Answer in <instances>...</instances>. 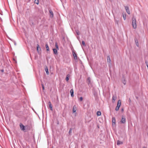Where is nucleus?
<instances>
[{
  "label": "nucleus",
  "instance_id": "1",
  "mask_svg": "<svg viewBox=\"0 0 148 148\" xmlns=\"http://www.w3.org/2000/svg\"><path fill=\"white\" fill-rule=\"evenodd\" d=\"M132 26L133 28L134 29H136V19L135 17H132Z\"/></svg>",
  "mask_w": 148,
  "mask_h": 148
},
{
  "label": "nucleus",
  "instance_id": "2",
  "mask_svg": "<svg viewBox=\"0 0 148 148\" xmlns=\"http://www.w3.org/2000/svg\"><path fill=\"white\" fill-rule=\"evenodd\" d=\"M126 119L124 116H122V119L120 121V122L122 124H125L126 123Z\"/></svg>",
  "mask_w": 148,
  "mask_h": 148
},
{
  "label": "nucleus",
  "instance_id": "3",
  "mask_svg": "<svg viewBox=\"0 0 148 148\" xmlns=\"http://www.w3.org/2000/svg\"><path fill=\"white\" fill-rule=\"evenodd\" d=\"M37 50L38 54H40L41 53V49L38 44L37 45Z\"/></svg>",
  "mask_w": 148,
  "mask_h": 148
},
{
  "label": "nucleus",
  "instance_id": "4",
  "mask_svg": "<svg viewBox=\"0 0 148 148\" xmlns=\"http://www.w3.org/2000/svg\"><path fill=\"white\" fill-rule=\"evenodd\" d=\"M20 126L21 130L24 131L25 130V126L21 123H20Z\"/></svg>",
  "mask_w": 148,
  "mask_h": 148
},
{
  "label": "nucleus",
  "instance_id": "5",
  "mask_svg": "<svg viewBox=\"0 0 148 148\" xmlns=\"http://www.w3.org/2000/svg\"><path fill=\"white\" fill-rule=\"evenodd\" d=\"M72 53L73 56L74 57V59L75 60L77 59V54L75 53V52L73 50L72 51Z\"/></svg>",
  "mask_w": 148,
  "mask_h": 148
},
{
  "label": "nucleus",
  "instance_id": "6",
  "mask_svg": "<svg viewBox=\"0 0 148 148\" xmlns=\"http://www.w3.org/2000/svg\"><path fill=\"white\" fill-rule=\"evenodd\" d=\"M125 10L127 12V13L129 14H130V10H129V8L127 6H125Z\"/></svg>",
  "mask_w": 148,
  "mask_h": 148
},
{
  "label": "nucleus",
  "instance_id": "7",
  "mask_svg": "<svg viewBox=\"0 0 148 148\" xmlns=\"http://www.w3.org/2000/svg\"><path fill=\"white\" fill-rule=\"evenodd\" d=\"M112 125H115L116 124V119L114 117H113L112 118Z\"/></svg>",
  "mask_w": 148,
  "mask_h": 148
},
{
  "label": "nucleus",
  "instance_id": "8",
  "mask_svg": "<svg viewBox=\"0 0 148 148\" xmlns=\"http://www.w3.org/2000/svg\"><path fill=\"white\" fill-rule=\"evenodd\" d=\"M121 105V101L120 100H119L117 102V106H116L120 107Z\"/></svg>",
  "mask_w": 148,
  "mask_h": 148
},
{
  "label": "nucleus",
  "instance_id": "9",
  "mask_svg": "<svg viewBox=\"0 0 148 148\" xmlns=\"http://www.w3.org/2000/svg\"><path fill=\"white\" fill-rule=\"evenodd\" d=\"M49 13L50 14V16L51 18H52L53 16V13L51 10H49Z\"/></svg>",
  "mask_w": 148,
  "mask_h": 148
},
{
  "label": "nucleus",
  "instance_id": "10",
  "mask_svg": "<svg viewBox=\"0 0 148 148\" xmlns=\"http://www.w3.org/2000/svg\"><path fill=\"white\" fill-rule=\"evenodd\" d=\"M71 95L72 97H73L74 96L73 90V89H72L70 90Z\"/></svg>",
  "mask_w": 148,
  "mask_h": 148
},
{
  "label": "nucleus",
  "instance_id": "11",
  "mask_svg": "<svg viewBox=\"0 0 148 148\" xmlns=\"http://www.w3.org/2000/svg\"><path fill=\"white\" fill-rule=\"evenodd\" d=\"M116 99V95H113L112 97V102H114Z\"/></svg>",
  "mask_w": 148,
  "mask_h": 148
},
{
  "label": "nucleus",
  "instance_id": "12",
  "mask_svg": "<svg viewBox=\"0 0 148 148\" xmlns=\"http://www.w3.org/2000/svg\"><path fill=\"white\" fill-rule=\"evenodd\" d=\"M49 108H50V110H51L52 111L53 110L52 106V104L50 101H49Z\"/></svg>",
  "mask_w": 148,
  "mask_h": 148
},
{
  "label": "nucleus",
  "instance_id": "13",
  "mask_svg": "<svg viewBox=\"0 0 148 148\" xmlns=\"http://www.w3.org/2000/svg\"><path fill=\"white\" fill-rule=\"evenodd\" d=\"M53 52L54 54H58L57 49L55 48L53 49Z\"/></svg>",
  "mask_w": 148,
  "mask_h": 148
},
{
  "label": "nucleus",
  "instance_id": "14",
  "mask_svg": "<svg viewBox=\"0 0 148 148\" xmlns=\"http://www.w3.org/2000/svg\"><path fill=\"white\" fill-rule=\"evenodd\" d=\"M107 62L111 63V60L110 56H108L107 57Z\"/></svg>",
  "mask_w": 148,
  "mask_h": 148
},
{
  "label": "nucleus",
  "instance_id": "15",
  "mask_svg": "<svg viewBox=\"0 0 148 148\" xmlns=\"http://www.w3.org/2000/svg\"><path fill=\"white\" fill-rule=\"evenodd\" d=\"M123 143L122 141H120L119 140H118L117 141V144L118 145L122 144Z\"/></svg>",
  "mask_w": 148,
  "mask_h": 148
},
{
  "label": "nucleus",
  "instance_id": "16",
  "mask_svg": "<svg viewBox=\"0 0 148 148\" xmlns=\"http://www.w3.org/2000/svg\"><path fill=\"white\" fill-rule=\"evenodd\" d=\"M114 21H115V23L117 25H119V20L116 19V18L114 17Z\"/></svg>",
  "mask_w": 148,
  "mask_h": 148
},
{
  "label": "nucleus",
  "instance_id": "17",
  "mask_svg": "<svg viewBox=\"0 0 148 148\" xmlns=\"http://www.w3.org/2000/svg\"><path fill=\"white\" fill-rule=\"evenodd\" d=\"M45 47L46 48L47 51H49V48L47 44H46L45 45Z\"/></svg>",
  "mask_w": 148,
  "mask_h": 148
},
{
  "label": "nucleus",
  "instance_id": "18",
  "mask_svg": "<svg viewBox=\"0 0 148 148\" xmlns=\"http://www.w3.org/2000/svg\"><path fill=\"white\" fill-rule=\"evenodd\" d=\"M87 80L88 81V84H90V77H88V78Z\"/></svg>",
  "mask_w": 148,
  "mask_h": 148
},
{
  "label": "nucleus",
  "instance_id": "19",
  "mask_svg": "<svg viewBox=\"0 0 148 148\" xmlns=\"http://www.w3.org/2000/svg\"><path fill=\"white\" fill-rule=\"evenodd\" d=\"M69 76H70V75L69 74H68L66 75V80L67 81H68L69 80Z\"/></svg>",
  "mask_w": 148,
  "mask_h": 148
},
{
  "label": "nucleus",
  "instance_id": "20",
  "mask_svg": "<svg viewBox=\"0 0 148 148\" xmlns=\"http://www.w3.org/2000/svg\"><path fill=\"white\" fill-rule=\"evenodd\" d=\"M101 113L100 111H98L97 112V115L98 116H99L101 115Z\"/></svg>",
  "mask_w": 148,
  "mask_h": 148
},
{
  "label": "nucleus",
  "instance_id": "21",
  "mask_svg": "<svg viewBox=\"0 0 148 148\" xmlns=\"http://www.w3.org/2000/svg\"><path fill=\"white\" fill-rule=\"evenodd\" d=\"M45 71L46 72V73H47L48 74H49V71H48V69L47 67H46L45 68Z\"/></svg>",
  "mask_w": 148,
  "mask_h": 148
},
{
  "label": "nucleus",
  "instance_id": "22",
  "mask_svg": "<svg viewBox=\"0 0 148 148\" xmlns=\"http://www.w3.org/2000/svg\"><path fill=\"white\" fill-rule=\"evenodd\" d=\"M55 46L56 48L57 49L59 50L57 42H56L55 43Z\"/></svg>",
  "mask_w": 148,
  "mask_h": 148
},
{
  "label": "nucleus",
  "instance_id": "23",
  "mask_svg": "<svg viewBox=\"0 0 148 148\" xmlns=\"http://www.w3.org/2000/svg\"><path fill=\"white\" fill-rule=\"evenodd\" d=\"M34 3H36L37 4H38L39 3V0H35Z\"/></svg>",
  "mask_w": 148,
  "mask_h": 148
},
{
  "label": "nucleus",
  "instance_id": "24",
  "mask_svg": "<svg viewBox=\"0 0 148 148\" xmlns=\"http://www.w3.org/2000/svg\"><path fill=\"white\" fill-rule=\"evenodd\" d=\"M135 42L136 43V45H137V46L138 47V40H137V39L135 40Z\"/></svg>",
  "mask_w": 148,
  "mask_h": 148
},
{
  "label": "nucleus",
  "instance_id": "25",
  "mask_svg": "<svg viewBox=\"0 0 148 148\" xmlns=\"http://www.w3.org/2000/svg\"><path fill=\"white\" fill-rule=\"evenodd\" d=\"M123 17L124 20H125L126 19V15L125 14H123Z\"/></svg>",
  "mask_w": 148,
  "mask_h": 148
},
{
  "label": "nucleus",
  "instance_id": "26",
  "mask_svg": "<svg viewBox=\"0 0 148 148\" xmlns=\"http://www.w3.org/2000/svg\"><path fill=\"white\" fill-rule=\"evenodd\" d=\"M76 32L77 34V35H79L80 33H79V31L78 30H76Z\"/></svg>",
  "mask_w": 148,
  "mask_h": 148
},
{
  "label": "nucleus",
  "instance_id": "27",
  "mask_svg": "<svg viewBox=\"0 0 148 148\" xmlns=\"http://www.w3.org/2000/svg\"><path fill=\"white\" fill-rule=\"evenodd\" d=\"M72 129L71 128L70 129V130H69V133L70 134H71L72 132Z\"/></svg>",
  "mask_w": 148,
  "mask_h": 148
},
{
  "label": "nucleus",
  "instance_id": "28",
  "mask_svg": "<svg viewBox=\"0 0 148 148\" xmlns=\"http://www.w3.org/2000/svg\"><path fill=\"white\" fill-rule=\"evenodd\" d=\"M120 107L116 106L115 108V110L117 111L119 110Z\"/></svg>",
  "mask_w": 148,
  "mask_h": 148
},
{
  "label": "nucleus",
  "instance_id": "29",
  "mask_svg": "<svg viewBox=\"0 0 148 148\" xmlns=\"http://www.w3.org/2000/svg\"><path fill=\"white\" fill-rule=\"evenodd\" d=\"M82 43L83 46H85L86 45L85 43V42L84 41H82Z\"/></svg>",
  "mask_w": 148,
  "mask_h": 148
},
{
  "label": "nucleus",
  "instance_id": "30",
  "mask_svg": "<svg viewBox=\"0 0 148 148\" xmlns=\"http://www.w3.org/2000/svg\"><path fill=\"white\" fill-rule=\"evenodd\" d=\"M76 110L74 108V106L73 109V113H74L76 112Z\"/></svg>",
  "mask_w": 148,
  "mask_h": 148
},
{
  "label": "nucleus",
  "instance_id": "31",
  "mask_svg": "<svg viewBox=\"0 0 148 148\" xmlns=\"http://www.w3.org/2000/svg\"><path fill=\"white\" fill-rule=\"evenodd\" d=\"M83 98L82 97H80L79 98V101H82L83 100Z\"/></svg>",
  "mask_w": 148,
  "mask_h": 148
},
{
  "label": "nucleus",
  "instance_id": "32",
  "mask_svg": "<svg viewBox=\"0 0 148 148\" xmlns=\"http://www.w3.org/2000/svg\"><path fill=\"white\" fill-rule=\"evenodd\" d=\"M42 89L43 90L44 89V86L43 85V84H42Z\"/></svg>",
  "mask_w": 148,
  "mask_h": 148
},
{
  "label": "nucleus",
  "instance_id": "33",
  "mask_svg": "<svg viewBox=\"0 0 148 148\" xmlns=\"http://www.w3.org/2000/svg\"><path fill=\"white\" fill-rule=\"evenodd\" d=\"M123 83L124 85H125L126 84V82L125 80L123 82Z\"/></svg>",
  "mask_w": 148,
  "mask_h": 148
},
{
  "label": "nucleus",
  "instance_id": "34",
  "mask_svg": "<svg viewBox=\"0 0 148 148\" xmlns=\"http://www.w3.org/2000/svg\"><path fill=\"white\" fill-rule=\"evenodd\" d=\"M121 111L123 112V108H122V109H121Z\"/></svg>",
  "mask_w": 148,
  "mask_h": 148
},
{
  "label": "nucleus",
  "instance_id": "35",
  "mask_svg": "<svg viewBox=\"0 0 148 148\" xmlns=\"http://www.w3.org/2000/svg\"><path fill=\"white\" fill-rule=\"evenodd\" d=\"M4 71V70L3 69L1 70V71L2 72H3Z\"/></svg>",
  "mask_w": 148,
  "mask_h": 148
},
{
  "label": "nucleus",
  "instance_id": "36",
  "mask_svg": "<svg viewBox=\"0 0 148 148\" xmlns=\"http://www.w3.org/2000/svg\"><path fill=\"white\" fill-rule=\"evenodd\" d=\"M143 148H146L144 147H143Z\"/></svg>",
  "mask_w": 148,
  "mask_h": 148
},
{
  "label": "nucleus",
  "instance_id": "37",
  "mask_svg": "<svg viewBox=\"0 0 148 148\" xmlns=\"http://www.w3.org/2000/svg\"><path fill=\"white\" fill-rule=\"evenodd\" d=\"M53 148V147H52V148Z\"/></svg>",
  "mask_w": 148,
  "mask_h": 148
}]
</instances>
